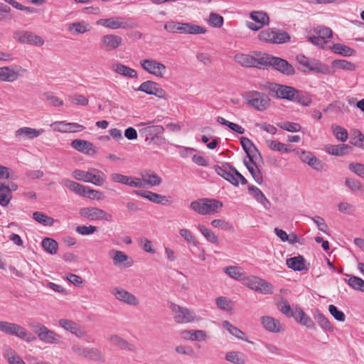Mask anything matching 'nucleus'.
Instances as JSON below:
<instances>
[{
	"instance_id": "nucleus-31",
	"label": "nucleus",
	"mask_w": 364,
	"mask_h": 364,
	"mask_svg": "<svg viewBox=\"0 0 364 364\" xmlns=\"http://www.w3.org/2000/svg\"><path fill=\"white\" fill-rule=\"evenodd\" d=\"M62 183L68 188L71 191L74 192L76 194H78L81 196H84L86 195V188L87 186H85L75 181L69 180V179H63L62 181Z\"/></svg>"
},
{
	"instance_id": "nucleus-25",
	"label": "nucleus",
	"mask_w": 364,
	"mask_h": 364,
	"mask_svg": "<svg viewBox=\"0 0 364 364\" xmlns=\"http://www.w3.org/2000/svg\"><path fill=\"white\" fill-rule=\"evenodd\" d=\"M293 317L300 324L305 326L308 328L314 329L315 324L313 320L305 314V312L300 308L296 309L294 311Z\"/></svg>"
},
{
	"instance_id": "nucleus-56",
	"label": "nucleus",
	"mask_w": 364,
	"mask_h": 364,
	"mask_svg": "<svg viewBox=\"0 0 364 364\" xmlns=\"http://www.w3.org/2000/svg\"><path fill=\"white\" fill-rule=\"evenodd\" d=\"M217 121L218 123L228 127L231 130L238 134H242L245 132L244 128L242 127L240 125L233 122H230L222 117H218Z\"/></svg>"
},
{
	"instance_id": "nucleus-51",
	"label": "nucleus",
	"mask_w": 364,
	"mask_h": 364,
	"mask_svg": "<svg viewBox=\"0 0 364 364\" xmlns=\"http://www.w3.org/2000/svg\"><path fill=\"white\" fill-rule=\"evenodd\" d=\"M45 130L43 129H32L30 127H22L16 130V136H19L21 135H33L34 136H38L44 134Z\"/></svg>"
},
{
	"instance_id": "nucleus-17",
	"label": "nucleus",
	"mask_w": 364,
	"mask_h": 364,
	"mask_svg": "<svg viewBox=\"0 0 364 364\" xmlns=\"http://www.w3.org/2000/svg\"><path fill=\"white\" fill-rule=\"evenodd\" d=\"M112 258L113 264L122 268H128L134 264V260L124 252L117 250H112L109 254Z\"/></svg>"
},
{
	"instance_id": "nucleus-48",
	"label": "nucleus",
	"mask_w": 364,
	"mask_h": 364,
	"mask_svg": "<svg viewBox=\"0 0 364 364\" xmlns=\"http://www.w3.org/2000/svg\"><path fill=\"white\" fill-rule=\"evenodd\" d=\"M223 327L225 328L230 334L236 337L237 338L247 341V339H245L242 337L244 336V333L236 326L232 325L229 321H224L223 322Z\"/></svg>"
},
{
	"instance_id": "nucleus-15",
	"label": "nucleus",
	"mask_w": 364,
	"mask_h": 364,
	"mask_svg": "<svg viewBox=\"0 0 364 364\" xmlns=\"http://www.w3.org/2000/svg\"><path fill=\"white\" fill-rule=\"evenodd\" d=\"M250 18L257 23L247 22V26L252 31H258L264 26L269 24L270 20L268 14L264 11H252Z\"/></svg>"
},
{
	"instance_id": "nucleus-22",
	"label": "nucleus",
	"mask_w": 364,
	"mask_h": 364,
	"mask_svg": "<svg viewBox=\"0 0 364 364\" xmlns=\"http://www.w3.org/2000/svg\"><path fill=\"white\" fill-rule=\"evenodd\" d=\"M87 183H92L95 186H101L106 181L107 176L103 171L94 168H88Z\"/></svg>"
},
{
	"instance_id": "nucleus-40",
	"label": "nucleus",
	"mask_w": 364,
	"mask_h": 364,
	"mask_svg": "<svg viewBox=\"0 0 364 364\" xmlns=\"http://www.w3.org/2000/svg\"><path fill=\"white\" fill-rule=\"evenodd\" d=\"M267 144L272 150L279 152L289 153L294 150L290 146L276 140H267Z\"/></svg>"
},
{
	"instance_id": "nucleus-23",
	"label": "nucleus",
	"mask_w": 364,
	"mask_h": 364,
	"mask_svg": "<svg viewBox=\"0 0 364 364\" xmlns=\"http://www.w3.org/2000/svg\"><path fill=\"white\" fill-rule=\"evenodd\" d=\"M134 193L156 204H164L167 197L149 191H134Z\"/></svg>"
},
{
	"instance_id": "nucleus-41",
	"label": "nucleus",
	"mask_w": 364,
	"mask_h": 364,
	"mask_svg": "<svg viewBox=\"0 0 364 364\" xmlns=\"http://www.w3.org/2000/svg\"><path fill=\"white\" fill-rule=\"evenodd\" d=\"M224 272L231 278L237 280H242L245 272L241 267L229 266L223 269Z\"/></svg>"
},
{
	"instance_id": "nucleus-33",
	"label": "nucleus",
	"mask_w": 364,
	"mask_h": 364,
	"mask_svg": "<svg viewBox=\"0 0 364 364\" xmlns=\"http://www.w3.org/2000/svg\"><path fill=\"white\" fill-rule=\"evenodd\" d=\"M109 341L112 345L119 347L123 350L132 351L134 349L133 345L117 335H112L109 337Z\"/></svg>"
},
{
	"instance_id": "nucleus-55",
	"label": "nucleus",
	"mask_w": 364,
	"mask_h": 364,
	"mask_svg": "<svg viewBox=\"0 0 364 364\" xmlns=\"http://www.w3.org/2000/svg\"><path fill=\"white\" fill-rule=\"evenodd\" d=\"M333 66L344 70H355L356 65L346 60H334L332 62Z\"/></svg>"
},
{
	"instance_id": "nucleus-32",
	"label": "nucleus",
	"mask_w": 364,
	"mask_h": 364,
	"mask_svg": "<svg viewBox=\"0 0 364 364\" xmlns=\"http://www.w3.org/2000/svg\"><path fill=\"white\" fill-rule=\"evenodd\" d=\"M206 31L205 28L191 23H182L181 28V34H202Z\"/></svg>"
},
{
	"instance_id": "nucleus-1",
	"label": "nucleus",
	"mask_w": 364,
	"mask_h": 364,
	"mask_svg": "<svg viewBox=\"0 0 364 364\" xmlns=\"http://www.w3.org/2000/svg\"><path fill=\"white\" fill-rule=\"evenodd\" d=\"M223 205V204L220 200L202 198L192 201L190 204V208L200 215H206L218 213Z\"/></svg>"
},
{
	"instance_id": "nucleus-54",
	"label": "nucleus",
	"mask_w": 364,
	"mask_h": 364,
	"mask_svg": "<svg viewBox=\"0 0 364 364\" xmlns=\"http://www.w3.org/2000/svg\"><path fill=\"white\" fill-rule=\"evenodd\" d=\"M158 83L154 81L147 80L142 82L136 90L145 92L146 94L149 95H152Z\"/></svg>"
},
{
	"instance_id": "nucleus-37",
	"label": "nucleus",
	"mask_w": 364,
	"mask_h": 364,
	"mask_svg": "<svg viewBox=\"0 0 364 364\" xmlns=\"http://www.w3.org/2000/svg\"><path fill=\"white\" fill-rule=\"evenodd\" d=\"M164 131V128L161 125H151L139 129V133L143 136H159Z\"/></svg>"
},
{
	"instance_id": "nucleus-46",
	"label": "nucleus",
	"mask_w": 364,
	"mask_h": 364,
	"mask_svg": "<svg viewBox=\"0 0 364 364\" xmlns=\"http://www.w3.org/2000/svg\"><path fill=\"white\" fill-rule=\"evenodd\" d=\"M332 50L335 53L346 57L352 56L355 53V50L353 48L341 43L333 44Z\"/></svg>"
},
{
	"instance_id": "nucleus-12",
	"label": "nucleus",
	"mask_w": 364,
	"mask_h": 364,
	"mask_svg": "<svg viewBox=\"0 0 364 364\" xmlns=\"http://www.w3.org/2000/svg\"><path fill=\"white\" fill-rule=\"evenodd\" d=\"M122 43V37L114 34H107L101 37L99 47L103 51L110 52L121 46Z\"/></svg>"
},
{
	"instance_id": "nucleus-4",
	"label": "nucleus",
	"mask_w": 364,
	"mask_h": 364,
	"mask_svg": "<svg viewBox=\"0 0 364 364\" xmlns=\"http://www.w3.org/2000/svg\"><path fill=\"white\" fill-rule=\"evenodd\" d=\"M262 60L260 63L263 65V68L272 66L283 75L291 76L295 74L293 65L283 58L264 53V58Z\"/></svg>"
},
{
	"instance_id": "nucleus-19",
	"label": "nucleus",
	"mask_w": 364,
	"mask_h": 364,
	"mask_svg": "<svg viewBox=\"0 0 364 364\" xmlns=\"http://www.w3.org/2000/svg\"><path fill=\"white\" fill-rule=\"evenodd\" d=\"M53 131L62 133H74L83 130L85 127L77 123H66L65 122H55L50 124Z\"/></svg>"
},
{
	"instance_id": "nucleus-29",
	"label": "nucleus",
	"mask_w": 364,
	"mask_h": 364,
	"mask_svg": "<svg viewBox=\"0 0 364 364\" xmlns=\"http://www.w3.org/2000/svg\"><path fill=\"white\" fill-rule=\"evenodd\" d=\"M112 70L119 75L130 78H136L138 75L136 71L127 65L121 63L113 65Z\"/></svg>"
},
{
	"instance_id": "nucleus-6",
	"label": "nucleus",
	"mask_w": 364,
	"mask_h": 364,
	"mask_svg": "<svg viewBox=\"0 0 364 364\" xmlns=\"http://www.w3.org/2000/svg\"><path fill=\"white\" fill-rule=\"evenodd\" d=\"M247 104L259 112L267 110L271 105L268 95L258 91H250L247 94Z\"/></svg>"
},
{
	"instance_id": "nucleus-35",
	"label": "nucleus",
	"mask_w": 364,
	"mask_h": 364,
	"mask_svg": "<svg viewBox=\"0 0 364 364\" xmlns=\"http://www.w3.org/2000/svg\"><path fill=\"white\" fill-rule=\"evenodd\" d=\"M287 265L294 271H302L306 269L305 260L302 256L291 257L287 259Z\"/></svg>"
},
{
	"instance_id": "nucleus-64",
	"label": "nucleus",
	"mask_w": 364,
	"mask_h": 364,
	"mask_svg": "<svg viewBox=\"0 0 364 364\" xmlns=\"http://www.w3.org/2000/svg\"><path fill=\"white\" fill-rule=\"evenodd\" d=\"M348 168L359 177L364 178V164L350 163L348 165Z\"/></svg>"
},
{
	"instance_id": "nucleus-57",
	"label": "nucleus",
	"mask_w": 364,
	"mask_h": 364,
	"mask_svg": "<svg viewBox=\"0 0 364 364\" xmlns=\"http://www.w3.org/2000/svg\"><path fill=\"white\" fill-rule=\"evenodd\" d=\"M290 39V35L287 32L275 28L274 44H281L289 42Z\"/></svg>"
},
{
	"instance_id": "nucleus-27",
	"label": "nucleus",
	"mask_w": 364,
	"mask_h": 364,
	"mask_svg": "<svg viewBox=\"0 0 364 364\" xmlns=\"http://www.w3.org/2000/svg\"><path fill=\"white\" fill-rule=\"evenodd\" d=\"M310 71H314L318 73L324 75L331 74V70L329 66L323 64L319 60L316 59H310L307 68Z\"/></svg>"
},
{
	"instance_id": "nucleus-18",
	"label": "nucleus",
	"mask_w": 364,
	"mask_h": 364,
	"mask_svg": "<svg viewBox=\"0 0 364 364\" xmlns=\"http://www.w3.org/2000/svg\"><path fill=\"white\" fill-rule=\"evenodd\" d=\"M59 325L65 331L70 332L78 338H82L87 336V331L85 328L73 321L61 318L59 320Z\"/></svg>"
},
{
	"instance_id": "nucleus-2",
	"label": "nucleus",
	"mask_w": 364,
	"mask_h": 364,
	"mask_svg": "<svg viewBox=\"0 0 364 364\" xmlns=\"http://www.w3.org/2000/svg\"><path fill=\"white\" fill-rule=\"evenodd\" d=\"M28 327L38 336V339L48 344H59L61 343V336L55 331L48 329L45 325L38 321H31Z\"/></svg>"
},
{
	"instance_id": "nucleus-13",
	"label": "nucleus",
	"mask_w": 364,
	"mask_h": 364,
	"mask_svg": "<svg viewBox=\"0 0 364 364\" xmlns=\"http://www.w3.org/2000/svg\"><path fill=\"white\" fill-rule=\"evenodd\" d=\"M141 68L147 73L162 77L166 72V66L153 59H144L140 61Z\"/></svg>"
},
{
	"instance_id": "nucleus-61",
	"label": "nucleus",
	"mask_w": 364,
	"mask_h": 364,
	"mask_svg": "<svg viewBox=\"0 0 364 364\" xmlns=\"http://www.w3.org/2000/svg\"><path fill=\"white\" fill-rule=\"evenodd\" d=\"M215 302L218 308H219L220 309L228 311H231L232 309L231 301L226 297H218L215 299Z\"/></svg>"
},
{
	"instance_id": "nucleus-21",
	"label": "nucleus",
	"mask_w": 364,
	"mask_h": 364,
	"mask_svg": "<svg viewBox=\"0 0 364 364\" xmlns=\"http://www.w3.org/2000/svg\"><path fill=\"white\" fill-rule=\"evenodd\" d=\"M240 139L241 144L248 156L249 161H257L262 158L257 147L249 138H240Z\"/></svg>"
},
{
	"instance_id": "nucleus-39",
	"label": "nucleus",
	"mask_w": 364,
	"mask_h": 364,
	"mask_svg": "<svg viewBox=\"0 0 364 364\" xmlns=\"http://www.w3.org/2000/svg\"><path fill=\"white\" fill-rule=\"evenodd\" d=\"M225 360L233 364H245L246 362L245 355L240 351H230L225 354Z\"/></svg>"
},
{
	"instance_id": "nucleus-45",
	"label": "nucleus",
	"mask_w": 364,
	"mask_h": 364,
	"mask_svg": "<svg viewBox=\"0 0 364 364\" xmlns=\"http://www.w3.org/2000/svg\"><path fill=\"white\" fill-rule=\"evenodd\" d=\"M41 245L45 251L49 254L55 255L57 253L58 244L55 240L46 237L42 240Z\"/></svg>"
},
{
	"instance_id": "nucleus-11",
	"label": "nucleus",
	"mask_w": 364,
	"mask_h": 364,
	"mask_svg": "<svg viewBox=\"0 0 364 364\" xmlns=\"http://www.w3.org/2000/svg\"><path fill=\"white\" fill-rule=\"evenodd\" d=\"M111 294L117 300L127 305L136 306L139 304V300L135 295L122 287H113Z\"/></svg>"
},
{
	"instance_id": "nucleus-63",
	"label": "nucleus",
	"mask_w": 364,
	"mask_h": 364,
	"mask_svg": "<svg viewBox=\"0 0 364 364\" xmlns=\"http://www.w3.org/2000/svg\"><path fill=\"white\" fill-rule=\"evenodd\" d=\"M259 277L255 276L244 277L242 279L243 284L248 288L256 291Z\"/></svg>"
},
{
	"instance_id": "nucleus-14",
	"label": "nucleus",
	"mask_w": 364,
	"mask_h": 364,
	"mask_svg": "<svg viewBox=\"0 0 364 364\" xmlns=\"http://www.w3.org/2000/svg\"><path fill=\"white\" fill-rule=\"evenodd\" d=\"M264 58V54L259 58L253 57L250 55L244 53H237L234 56L235 61L243 67L263 68V65L260 63L262 59Z\"/></svg>"
},
{
	"instance_id": "nucleus-38",
	"label": "nucleus",
	"mask_w": 364,
	"mask_h": 364,
	"mask_svg": "<svg viewBox=\"0 0 364 364\" xmlns=\"http://www.w3.org/2000/svg\"><path fill=\"white\" fill-rule=\"evenodd\" d=\"M12 198V193L9 186L4 183H0V205L1 206H7Z\"/></svg>"
},
{
	"instance_id": "nucleus-28",
	"label": "nucleus",
	"mask_w": 364,
	"mask_h": 364,
	"mask_svg": "<svg viewBox=\"0 0 364 364\" xmlns=\"http://www.w3.org/2000/svg\"><path fill=\"white\" fill-rule=\"evenodd\" d=\"M248 191L254 198L260 203L266 209L269 208L270 202L257 187L250 185L248 186Z\"/></svg>"
},
{
	"instance_id": "nucleus-53",
	"label": "nucleus",
	"mask_w": 364,
	"mask_h": 364,
	"mask_svg": "<svg viewBox=\"0 0 364 364\" xmlns=\"http://www.w3.org/2000/svg\"><path fill=\"white\" fill-rule=\"evenodd\" d=\"M293 102H296L304 106H309L311 103V98L306 92L297 90Z\"/></svg>"
},
{
	"instance_id": "nucleus-7",
	"label": "nucleus",
	"mask_w": 364,
	"mask_h": 364,
	"mask_svg": "<svg viewBox=\"0 0 364 364\" xmlns=\"http://www.w3.org/2000/svg\"><path fill=\"white\" fill-rule=\"evenodd\" d=\"M215 170L219 176L235 186L239 185V181L243 185L247 183L246 178L232 166H215Z\"/></svg>"
},
{
	"instance_id": "nucleus-20",
	"label": "nucleus",
	"mask_w": 364,
	"mask_h": 364,
	"mask_svg": "<svg viewBox=\"0 0 364 364\" xmlns=\"http://www.w3.org/2000/svg\"><path fill=\"white\" fill-rule=\"evenodd\" d=\"M260 321L262 327L269 332L277 333L284 330L280 321L272 316H262Z\"/></svg>"
},
{
	"instance_id": "nucleus-8",
	"label": "nucleus",
	"mask_w": 364,
	"mask_h": 364,
	"mask_svg": "<svg viewBox=\"0 0 364 364\" xmlns=\"http://www.w3.org/2000/svg\"><path fill=\"white\" fill-rule=\"evenodd\" d=\"M269 94L275 98L292 101L294 100L297 89L291 86L272 82L267 86Z\"/></svg>"
},
{
	"instance_id": "nucleus-58",
	"label": "nucleus",
	"mask_w": 364,
	"mask_h": 364,
	"mask_svg": "<svg viewBox=\"0 0 364 364\" xmlns=\"http://www.w3.org/2000/svg\"><path fill=\"white\" fill-rule=\"evenodd\" d=\"M315 319L318 324L326 331H331L333 330V327L328 321V319L322 314L318 313L315 316Z\"/></svg>"
},
{
	"instance_id": "nucleus-49",
	"label": "nucleus",
	"mask_w": 364,
	"mask_h": 364,
	"mask_svg": "<svg viewBox=\"0 0 364 364\" xmlns=\"http://www.w3.org/2000/svg\"><path fill=\"white\" fill-rule=\"evenodd\" d=\"M33 218L44 225L53 226L55 223V220L53 218L48 217L41 212H34L33 213Z\"/></svg>"
},
{
	"instance_id": "nucleus-44",
	"label": "nucleus",
	"mask_w": 364,
	"mask_h": 364,
	"mask_svg": "<svg viewBox=\"0 0 364 364\" xmlns=\"http://www.w3.org/2000/svg\"><path fill=\"white\" fill-rule=\"evenodd\" d=\"M4 358L9 364H26L23 359L11 348L4 352Z\"/></svg>"
},
{
	"instance_id": "nucleus-52",
	"label": "nucleus",
	"mask_w": 364,
	"mask_h": 364,
	"mask_svg": "<svg viewBox=\"0 0 364 364\" xmlns=\"http://www.w3.org/2000/svg\"><path fill=\"white\" fill-rule=\"evenodd\" d=\"M345 185L353 192H363V186L358 180L351 178H346Z\"/></svg>"
},
{
	"instance_id": "nucleus-60",
	"label": "nucleus",
	"mask_w": 364,
	"mask_h": 364,
	"mask_svg": "<svg viewBox=\"0 0 364 364\" xmlns=\"http://www.w3.org/2000/svg\"><path fill=\"white\" fill-rule=\"evenodd\" d=\"M224 22L223 17L216 13L211 12L209 16L208 23L215 28H220Z\"/></svg>"
},
{
	"instance_id": "nucleus-47",
	"label": "nucleus",
	"mask_w": 364,
	"mask_h": 364,
	"mask_svg": "<svg viewBox=\"0 0 364 364\" xmlns=\"http://www.w3.org/2000/svg\"><path fill=\"white\" fill-rule=\"evenodd\" d=\"M274 31L275 28H268L261 31L258 34L259 40L268 43H274Z\"/></svg>"
},
{
	"instance_id": "nucleus-34",
	"label": "nucleus",
	"mask_w": 364,
	"mask_h": 364,
	"mask_svg": "<svg viewBox=\"0 0 364 364\" xmlns=\"http://www.w3.org/2000/svg\"><path fill=\"white\" fill-rule=\"evenodd\" d=\"M71 145L75 149L82 153L90 154L94 152L92 144L85 140L75 139L72 141Z\"/></svg>"
},
{
	"instance_id": "nucleus-10",
	"label": "nucleus",
	"mask_w": 364,
	"mask_h": 364,
	"mask_svg": "<svg viewBox=\"0 0 364 364\" xmlns=\"http://www.w3.org/2000/svg\"><path fill=\"white\" fill-rule=\"evenodd\" d=\"M96 24L112 30L132 28V26L125 19V18L121 16L101 18L97 21Z\"/></svg>"
},
{
	"instance_id": "nucleus-26",
	"label": "nucleus",
	"mask_w": 364,
	"mask_h": 364,
	"mask_svg": "<svg viewBox=\"0 0 364 364\" xmlns=\"http://www.w3.org/2000/svg\"><path fill=\"white\" fill-rule=\"evenodd\" d=\"M326 152L331 155L341 156L348 154L352 151V148L348 144H340L338 145L328 144L325 146Z\"/></svg>"
},
{
	"instance_id": "nucleus-36",
	"label": "nucleus",
	"mask_w": 364,
	"mask_h": 364,
	"mask_svg": "<svg viewBox=\"0 0 364 364\" xmlns=\"http://www.w3.org/2000/svg\"><path fill=\"white\" fill-rule=\"evenodd\" d=\"M346 278L344 279L346 283H347L352 289L356 291L364 292V280L360 277L355 276H351L346 274Z\"/></svg>"
},
{
	"instance_id": "nucleus-62",
	"label": "nucleus",
	"mask_w": 364,
	"mask_h": 364,
	"mask_svg": "<svg viewBox=\"0 0 364 364\" xmlns=\"http://www.w3.org/2000/svg\"><path fill=\"white\" fill-rule=\"evenodd\" d=\"M178 233L181 237L184 239V240L188 242L193 244L194 245H196L197 241L196 237L193 234L191 231L186 228H181L179 230Z\"/></svg>"
},
{
	"instance_id": "nucleus-3",
	"label": "nucleus",
	"mask_w": 364,
	"mask_h": 364,
	"mask_svg": "<svg viewBox=\"0 0 364 364\" xmlns=\"http://www.w3.org/2000/svg\"><path fill=\"white\" fill-rule=\"evenodd\" d=\"M0 331L10 336H16L26 342H33L36 337L22 326L8 321H0Z\"/></svg>"
},
{
	"instance_id": "nucleus-30",
	"label": "nucleus",
	"mask_w": 364,
	"mask_h": 364,
	"mask_svg": "<svg viewBox=\"0 0 364 364\" xmlns=\"http://www.w3.org/2000/svg\"><path fill=\"white\" fill-rule=\"evenodd\" d=\"M256 162L257 161H247L245 160L244 161L247 168L248 169L255 182L258 184H262L263 181L262 175L258 166H257Z\"/></svg>"
},
{
	"instance_id": "nucleus-24",
	"label": "nucleus",
	"mask_w": 364,
	"mask_h": 364,
	"mask_svg": "<svg viewBox=\"0 0 364 364\" xmlns=\"http://www.w3.org/2000/svg\"><path fill=\"white\" fill-rule=\"evenodd\" d=\"M140 175L143 178L144 188L159 186L162 181L159 175L151 171H142Z\"/></svg>"
},
{
	"instance_id": "nucleus-43",
	"label": "nucleus",
	"mask_w": 364,
	"mask_h": 364,
	"mask_svg": "<svg viewBox=\"0 0 364 364\" xmlns=\"http://www.w3.org/2000/svg\"><path fill=\"white\" fill-rule=\"evenodd\" d=\"M85 358H89L95 362L105 363V358L102 353L96 348H88L87 349Z\"/></svg>"
},
{
	"instance_id": "nucleus-50",
	"label": "nucleus",
	"mask_w": 364,
	"mask_h": 364,
	"mask_svg": "<svg viewBox=\"0 0 364 364\" xmlns=\"http://www.w3.org/2000/svg\"><path fill=\"white\" fill-rule=\"evenodd\" d=\"M273 289L274 287L271 283L262 278L259 279L256 291L262 294H270L273 293Z\"/></svg>"
},
{
	"instance_id": "nucleus-5",
	"label": "nucleus",
	"mask_w": 364,
	"mask_h": 364,
	"mask_svg": "<svg viewBox=\"0 0 364 364\" xmlns=\"http://www.w3.org/2000/svg\"><path fill=\"white\" fill-rule=\"evenodd\" d=\"M170 309L173 314V320L177 323H188L200 320L192 309L171 303Z\"/></svg>"
},
{
	"instance_id": "nucleus-9",
	"label": "nucleus",
	"mask_w": 364,
	"mask_h": 364,
	"mask_svg": "<svg viewBox=\"0 0 364 364\" xmlns=\"http://www.w3.org/2000/svg\"><path fill=\"white\" fill-rule=\"evenodd\" d=\"M79 214L81 217L85 218L90 220H105L112 221V216L106 211L95 207H85L80 208Z\"/></svg>"
},
{
	"instance_id": "nucleus-42",
	"label": "nucleus",
	"mask_w": 364,
	"mask_h": 364,
	"mask_svg": "<svg viewBox=\"0 0 364 364\" xmlns=\"http://www.w3.org/2000/svg\"><path fill=\"white\" fill-rule=\"evenodd\" d=\"M198 230L203 235V237L207 240V241L213 243V244H218L219 240L218 237L215 235L213 232L206 228L204 225L199 224L198 225Z\"/></svg>"
},
{
	"instance_id": "nucleus-59",
	"label": "nucleus",
	"mask_w": 364,
	"mask_h": 364,
	"mask_svg": "<svg viewBox=\"0 0 364 364\" xmlns=\"http://www.w3.org/2000/svg\"><path fill=\"white\" fill-rule=\"evenodd\" d=\"M25 43L36 46H41L44 44V40L40 36L36 35L32 32L28 31L26 39L25 41Z\"/></svg>"
},
{
	"instance_id": "nucleus-16",
	"label": "nucleus",
	"mask_w": 364,
	"mask_h": 364,
	"mask_svg": "<svg viewBox=\"0 0 364 364\" xmlns=\"http://www.w3.org/2000/svg\"><path fill=\"white\" fill-rule=\"evenodd\" d=\"M25 71V69L17 65L14 67H1L0 68V81L14 82Z\"/></svg>"
}]
</instances>
